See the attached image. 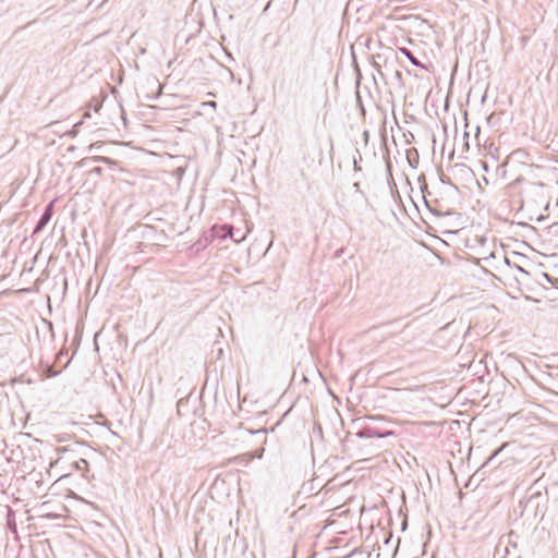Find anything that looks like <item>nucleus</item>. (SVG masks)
I'll return each mask as SVG.
<instances>
[{
    "instance_id": "obj_1",
    "label": "nucleus",
    "mask_w": 558,
    "mask_h": 558,
    "mask_svg": "<svg viewBox=\"0 0 558 558\" xmlns=\"http://www.w3.org/2000/svg\"><path fill=\"white\" fill-rule=\"evenodd\" d=\"M52 207H53V203L49 204V206L47 207L44 216L41 217V219L36 228V231H39L40 229H43L45 227V225L50 220V218L52 216Z\"/></svg>"
},
{
    "instance_id": "obj_2",
    "label": "nucleus",
    "mask_w": 558,
    "mask_h": 558,
    "mask_svg": "<svg viewBox=\"0 0 558 558\" xmlns=\"http://www.w3.org/2000/svg\"><path fill=\"white\" fill-rule=\"evenodd\" d=\"M400 51L416 66H423L421 62L413 57V54L405 48H401Z\"/></svg>"
},
{
    "instance_id": "obj_3",
    "label": "nucleus",
    "mask_w": 558,
    "mask_h": 558,
    "mask_svg": "<svg viewBox=\"0 0 558 558\" xmlns=\"http://www.w3.org/2000/svg\"><path fill=\"white\" fill-rule=\"evenodd\" d=\"M209 105H210L211 107H214V108L216 107V102H215V101H210V102H209Z\"/></svg>"
}]
</instances>
